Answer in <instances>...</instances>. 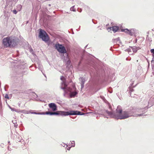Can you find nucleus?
<instances>
[{"mask_svg":"<svg viewBox=\"0 0 154 154\" xmlns=\"http://www.w3.org/2000/svg\"><path fill=\"white\" fill-rule=\"evenodd\" d=\"M55 47L57 50L58 51L61 53H66V51L65 48L62 45L59 44H56Z\"/></svg>","mask_w":154,"mask_h":154,"instance_id":"obj_5","label":"nucleus"},{"mask_svg":"<svg viewBox=\"0 0 154 154\" xmlns=\"http://www.w3.org/2000/svg\"><path fill=\"white\" fill-rule=\"evenodd\" d=\"M81 112L77 111H70L69 112L60 111L55 112H42V113H44L42 115H60L61 116H66L68 115H82L83 114L81 113Z\"/></svg>","mask_w":154,"mask_h":154,"instance_id":"obj_1","label":"nucleus"},{"mask_svg":"<svg viewBox=\"0 0 154 154\" xmlns=\"http://www.w3.org/2000/svg\"><path fill=\"white\" fill-rule=\"evenodd\" d=\"M67 85L66 83V81L64 80L61 82L60 88L63 89L64 91L63 94L64 96H65L66 94L68 93L67 91L69 88H67Z\"/></svg>","mask_w":154,"mask_h":154,"instance_id":"obj_6","label":"nucleus"},{"mask_svg":"<svg viewBox=\"0 0 154 154\" xmlns=\"http://www.w3.org/2000/svg\"><path fill=\"white\" fill-rule=\"evenodd\" d=\"M109 29H111L112 28V30L114 33H115V32L117 31L118 30H119V27L118 26H113L112 27H110V28H108Z\"/></svg>","mask_w":154,"mask_h":154,"instance_id":"obj_10","label":"nucleus"},{"mask_svg":"<svg viewBox=\"0 0 154 154\" xmlns=\"http://www.w3.org/2000/svg\"><path fill=\"white\" fill-rule=\"evenodd\" d=\"M49 107L52 109L53 111H55L57 110V106L54 103H51L48 104Z\"/></svg>","mask_w":154,"mask_h":154,"instance_id":"obj_8","label":"nucleus"},{"mask_svg":"<svg viewBox=\"0 0 154 154\" xmlns=\"http://www.w3.org/2000/svg\"><path fill=\"white\" fill-rule=\"evenodd\" d=\"M32 114H35L37 115H42L43 114H44V113H42V112H31Z\"/></svg>","mask_w":154,"mask_h":154,"instance_id":"obj_15","label":"nucleus"},{"mask_svg":"<svg viewBox=\"0 0 154 154\" xmlns=\"http://www.w3.org/2000/svg\"><path fill=\"white\" fill-rule=\"evenodd\" d=\"M121 31L123 32H125V33H128L129 35L131 36H132L135 32V30L134 29H132L130 30L128 29H122Z\"/></svg>","mask_w":154,"mask_h":154,"instance_id":"obj_7","label":"nucleus"},{"mask_svg":"<svg viewBox=\"0 0 154 154\" xmlns=\"http://www.w3.org/2000/svg\"><path fill=\"white\" fill-rule=\"evenodd\" d=\"M12 122L14 124V127H17V126L18 125L15 121L12 120Z\"/></svg>","mask_w":154,"mask_h":154,"instance_id":"obj_14","label":"nucleus"},{"mask_svg":"<svg viewBox=\"0 0 154 154\" xmlns=\"http://www.w3.org/2000/svg\"><path fill=\"white\" fill-rule=\"evenodd\" d=\"M39 37L42 40L45 42H47L49 40V38L46 32L42 29H40Z\"/></svg>","mask_w":154,"mask_h":154,"instance_id":"obj_4","label":"nucleus"},{"mask_svg":"<svg viewBox=\"0 0 154 154\" xmlns=\"http://www.w3.org/2000/svg\"><path fill=\"white\" fill-rule=\"evenodd\" d=\"M60 79L63 81H66L65 78L63 76H61L60 77Z\"/></svg>","mask_w":154,"mask_h":154,"instance_id":"obj_21","label":"nucleus"},{"mask_svg":"<svg viewBox=\"0 0 154 154\" xmlns=\"http://www.w3.org/2000/svg\"><path fill=\"white\" fill-rule=\"evenodd\" d=\"M143 115V114H137L136 116H141Z\"/></svg>","mask_w":154,"mask_h":154,"instance_id":"obj_27","label":"nucleus"},{"mask_svg":"<svg viewBox=\"0 0 154 154\" xmlns=\"http://www.w3.org/2000/svg\"><path fill=\"white\" fill-rule=\"evenodd\" d=\"M70 10L71 11H75L76 10L74 8V6H73L72 7H71L70 8Z\"/></svg>","mask_w":154,"mask_h":154,"instance_id":"obj_16","label":"nucleus"},{"mask_svg":"<svg viewBox=\"0 0 154 154\" xmlns=\"http://www.w3.org/2000/svg\"><path fill=\"white\" fill-rule=\"evenodd\" d=\"M11 11H12L13 13L14 14H16L17 13V11L15 9L13 11L11 10Z\"/></svg>","mask_w":154,"mask_h":154,"instance_id":"obj_23","label":"nucleus"},{"mask_svg":"<svg viewBox=\"0 0 154 154\" xmlns=\"http://www.w3.org/2000/svg\"><path fill=\"white\" fill-rule=\"evenodd\" d=\"M44 74V75L46 77V75L44 74Z\"/></svg>","mask_w":154,"mask_h":154,"instance_id":"obj_33","label":"nucleus"},{"mask_svg":"<svg viewBox=\"0 0 154 154\" xmlns=\"http://www.w3.org/2000/svg\"><path fill=\"white\" fill-rule=\"evenodd\" d=\"M38 68L42 72V66L40 64H38Z\"/></svg>","mask_w":154,"mask_h":154,"instance_id":"obj_13","label":"nucleus"},{"mask_svg":"<svg viewBox=\"0 0 154 154\" xmlns=\"http://www.w3.org/2000/svg\"><path fill=\"white\" fill-rule=\"evenodd\" d=\"M106 112L109 115H111L112 114V112L111 111H106Z\"/></svg>","mask_w":154,"mask_h":154,"instance_id":"obj_19","label":"nucleus"},{"mask_svg":"<svg viewBox=\"0 0 154 154\" xmlns=\"http://www.w3.org/2000/svg\"><path fill=\"white\" fill-rule=\"evenodd\" d=\"M10 108L11 110H14V108H11V107H10Z\"/></svg>","mask_w":154,"mask_h":154,"instance_id":"obj_30","label":"nucleus"},{"mask_svg":"<svg viewBox=\"0 0 154 154\" xmlns=\"http://www.w3.org/2000/svg\"><path fill=\"white\" fill-rule=\"evenodd\" d=\"M2 44L5 48L11 47L15 46L17 43L14 37H8L3 39Z\"/></svg>","mask_w":154,"mask_h":154,"instance_id":"obj_3","label":"nucleus"},{"mask_svg":"<svg viewBox=\"0 0 154 154\" xmlns=\"http://www.w3.org/2000/svg\"><path fill=\"white\" fill-rule=\"evenodd\" d=\"M88 113L91 114V115L93 116H95L96 115V113L95 112H90Z\"/></svg>","mask_w":154,"mask_h":154,"instance_id":"obj_18","label":"nucleus"},{"mask_svg":"<svg viewBox=\"0 0 154 154\" xmlns=\"http://www.w3.org/2000/svg\"><path fill=\"white\" fill-rule=\"evenodd\" d=\"M150 52L152 53V56L154 58V49H152L150 50Z\"/></svg>","mask_w":154,"mask_h":154,"instance_id":"obj_17","label":"nucleus"},{"mask_svg":"<svg viewBox=\"0 0 154 154\" xmlns=\"http://www.w3.org/2000/svg\"><path fill=\"white\" fill-rule=\"evenodd\" d=\"M5 98H7V99H9V96H8V94H5Z\"/></svg>","mask_w":154,"mask_h":154,"instance_id":"obj_24","label":"nucleus"},{"mask_svg":"<svg viewBox=\"0 0 154 154\" xmlns=\"http://www.w3.org/2000/svg\"><path fill=\"white\" fill-rule=\"evenodd\" d=\"M8 149L10 150V151H11V149L10 148V147H8Z\"/></svg>","mask_w":154,"mask_h":154,"instance_id":"obj_29","label":"nucleus"},{"mask_svg":"<svg viewBox=\"0 0 154 154\" xmlns=\"http://www.w3.org/2000/svg\"><path fill=\"white\" fill-rule=\"evenodd\" d=\"M61 145L64 147H65V146H66V148L67 147V145L64 143H63L62 144H61Z\"/></svg>","mask_w":154,"mask_h":154,"instance_id":"obj_20","label":"nucleus"},{"mask_svg":"<svg viewBox=\"0 0 154 154\" xmlns=\"http://www.w3.org/2000/svg\"><path fill=\"white\" fill-rule=\"evenodd\" d=\"M69 91V92H70V97H74L77 94V93L75 92V91H74V92H71L70 91V90L69 89L68 90V91Z\"/></svg>","mask_w":154,"mask_h":154,"instance_id":"obj_11","label":"nucleus"},{"mask_svg":"<svg viewBox=\"0 0 154 154\" xmlns=\"http://www.w3.org/2000/svg\"><path fill=\"white\" fill-rule=\"evenodd\" d=\"M20 139H19V137H18V139H17V140L18 142H21V140H23L22 139V138L21 137H20Z\"/></svg>","mask_w":154,"mask_h":154,"instance_id":"obj_25","label":"nucleus"},{"mask_svg":"<svg viewBox=\"0 0 154 154\" xmlns=\"http://www.w3.org/2000/svg\"><path fill=\"white\" fill-rule=\"evenodd\" d=\"M24 113H26V114H28V112L27 111H26V112H25Z\"/></svg>","mask_w":154,"mask_h":154,"instance_id":"obj_31","label":"nucleus"},{"mask_svg":"<svg viewBox=\"0 0 154 154\" xmlns=\"http://www.w3.org/2000/svg\"><path fill=\"white\" fill-rule=\"evenodd\" d=\"M79 80L81 82V89L82 90L84 87V84H85V79L83 77H81L79 78Z\"/></svg>","mask_w":154,"mask_h":154,"instance_id":"obj_9","label":"nucleus"},{"mask_svg":"<svg viewBox=\"0 0 154 154\" xmlns=\"http://www.w3.org/2000/svg\"><path fill=\"white\" fill-rule=\"evenodd\" d=\"M134 108L133 107H131L130 108V111H124L122 113V109L121 108L120 106H118L116 109V112L117 113H118V114H117L115 116L116 118L117 119H125L127 118L130 116V112H131L132 110H134Z\"/></svg>","mask_w":154,"mask_h":154,"instance_id":"obj_2","label":"nucleus"},{"mask_svg":"<svg viewBox=\"0 0 154 154\" xmlns=\"http://www.w3.org/2000/svg\"><path fill=\"white\" fill-rule=\"evenodd\" d=\"M72 145L71 146V147H74L75 146V143L74 141H72Z\"/></svg>","mask_w":154,"mask_h":154,"instance_id":"obj_22","label":"nucleus"},{"mask_svg":"<svg viewBox=\"0 0 154 154\" xmlns=\"http://www.w3.org/2000/svg\"><path fill=\"white\" fill-rule=\"evenodd\" d=\"M30 51L31 53L33 52V50L32 49H31L30 50Z\"/></svg>","mask_w":154,"mask_h":154,"instance_id":"obj_28","label":"nucleus"},{"mask_svg":"<svg viewBox=\"0 0 154 154\" xmlns=\"http://www.w3.org/2000/svg\"><path fill=\"white\" fill-rule=\"evenodd\" d=\"M22 6L21 5H18L17 6V9L18 11H20L22 8Z\"/></svg>","mask_w":154,"mask_h":154,"instance_id":"obj_12","label":"nucleus"},{"mask_svg":"<svg viewBox=\"0 0 154 154\" xmlns=\"http://www.w3.org/2000/svg\"><path fill=\"white\" fill-rule=\"evenodd\" d=\"M87 46H88V45H86V46H85V48H86V47H87Z\"/></svg>","mask_w":154,"mask_h":154,"instance_id":"obj_32","label":"nucleus"},{"mask_svg":"<svg viewBox=\"0 0 154 154\" xmlns=\"http://www.w3.org/2000/svg\"><path fill=\"white\" fill-rule=\"evenodd\" d=\"M71 146L70 147H68V146H67V147L66 148V149L67 150H69V149H70V148H71Z\"/></svg>","mask_w":154,"mask_h":154,"instance_id":"obj_26","label":"nucleus"}]
</instances>
